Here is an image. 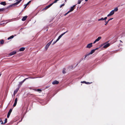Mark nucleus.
I'll return each mask as SVG.
<instances>
[{
  "instance_id": "f257e3e1",
  "label": "nucleus",
  "mask_w": 125,
  "mask_h": 125,
  "mask_svg": "<svg viewBox=\"0 0 125 125\" xmlns=\"http://www.w3.org/2000/svg\"><path fill=\"white\" fill-rule=\"evenodd\" d=\"M30 77H28L27 78H26L24 79V80H23L22 81L20 82L19 83V84L18 85V87H19L20 86V87L22 85L23 83L27 79L30 78Z\"/></svg>"
},
{
  "instance_id": "f03ea898",
  "label": "nucleus",
  "mask_w": 125,
  "mask_h": 125,
  "mask_svg": "<svg viewBox=\"0 0 125 125\" xmlns=\"http://www.w3.org/2000/svg\"><path fill=\"white\" fill-rule=\"evenodd\" d=\"M22 0H20L19 1H18L17 2L15 3H14L13 4L10 6L9 7H11L12 5H18V4H19L21 2V1Z\"/></svg>"
},
{
  "instance_id": "7ed1b4c3",
  "label": "nucleus",
  "mask_w": 125,
  "mask_h": 125,
  "mask_svg": "<svg viewBox=\"0 0 125 125\" xmlns=\"http://www.w3.org/2000/svg\"><path fill=\"white\" fill-rule=\"evenodd\" d=\"M102 38L101 37H99L95 40L94 42H93L94 44L95 43L99 41Z\"/></svg>"
},
{
  "instance_id": "20e7f679",
  "label": "nucleus",
  "mask_w": 125,
  "mask_h": 125,
  "mask_svg": "<svg viewBox=\"0 0 125 125\" xmlns=\"http://www.w3.org/2000/svg\"><path fill=\"white\" fill-rule=\"evenodd\" d=\"M12 111V109H10L9 110L8 112V113L7 115V117L8 118L10 116V114Z\"/></svg>"
},
{
  "instance_id": "39448f33",
  "label": "nucleus",
  "mask_w": 125,
  "mask_h": 125,
  "mask_svg": "<svg viewBox=\"0 0 125 125\" xmlns=\"http://www.w3.org/2000/svg\"><path fill=\"white\" fill-rule=\"evenodd\" d=\"M92 43H91L88 44L86 48H90L92 46Z\"/></svg>"
},
{
  "instance_id": "423d86ee",
  "label": "nucleus",
  "mask_w": 125,
  "mask_h": 125,
  "mask_svg": "<svg viewBox=\"0 0 125 125\" xmlns=\"http://www.w3.org/2000/svg\"><path fill=\"white\" fill-rule=\"evenodd\" d=\"M9 8V7H8L7 8H2L0 9V12H2L3 11L6 10L7 9H8Z\"/></svg>"
},
{
  "instance_id": "0eeeda50",
  "label": "nucleus",
  "mask_w": 125,
  "mask_h": 125,
  "mask_svg": "<svg viewBox=\"0 0 125 125\" xmlns=\"http://www.w3.org/2000/svg\"><path fill=\"white\" fill-rule=\"evenodd\" d=\"M114 13V12L113 10H112L109 13V14H108L107 15V17H108L111 16L113 15Z\"/></svg>"
},
{
  "instance_id": "6e6552de",
  "label": "nucleus",
  "mask_w": 125,
  "mask_h": 125,
  "mask_svg": "<svg viewBox=\"0 0 125 125\" xmlns=\"http://www.w3.org/2000/svg\"><path fill=\"white\" fill-rule=\"evenodd\" d=\"M76 5H74L73 7L71 8L70 10L69 11L70 12L74 10L75 9V7Z\"/></svg>"
},
{
  "instance_id": "1a4fd4ad",
  "label": "nucleus",
  "mask_w": 125,
  "mask_h": 125,
  "mask_svg": "<svg viewBox=\"0 0 125 125\" xmlns=\"http://www.w3.org/2000/svg\"><path fill=\"white\" fill-rule=\"evenodd\" d=\"M59 82L55 80L52 82V84L53 85L57 84L59 83Z\"/></svg>"
},
{
  "instance_id": "9d476101",
  "label": "nucleus",
  "mask_w": 125,
  "mask_h": 125,
  "mask_svg": "<svg viewBox=\"0 0 125 125\" xmlns=\"http://www.w3.org/2000/svg\"><path fill=\"white\" fill-rule=\"evenodd\" d=\"M68 32V31H67L66 32L63 33L61 35H60L58 37V38L59 39H60L62 37V36L64 34L66 33L67 32Z\"/></svg>"
},
{
  "instance_id": "9b49d317",
  "label": "nucleus",
  "mask_w": 125,
  "mask_h": 125,
  "mask_svg": "<svg viewBox=\"0 0 125 125\" xmlns=\"http://www.w3.org/2000/svg\"><path fill=\"white\" fill-rule=\"evenodd\" d=\"M27 17H28V16H27L23 17L21 19L22 21H25V20H26L27 19Z\"/></svg>"
},
{
  "instance_id": "f8f14e48",
  "label": "nucleus",
  "mask_w": 125,
  "mask_h": 125,
  "mask_svg": "<svg viewBox=\"0 0 125 125\" xmlns=\"http://www.w3.org/2000/svg\"><path fill=\"white\" fill-rule=\"evenodd\" d=\"M109 46L110 44L109 43H108L105 45L103 46V48H106L109 47Z\"/></svg>"
},
{
  "instance_id": "ddd939ff",
  "label": "nucleus",
  "mask_w": 125,
  "mask_h": 125,
  "mask_svg": "<svg viewBox=\"0 0 125 125\" xmlns=\"http://www.w3.org/2000/svg\"><path fill=\"white\" fill-rule=\"evenodd\" d=\"M97 49V48H96L95 49H93V50H92L91 51V52L90 53V54H92L93 53H94V52Z\"/></svg>"
},
{
  "instance_id": "4468645a",
  "label": "nucleus",
  "mask_w": 125,
  "mask_h": 125,
  "mask_svg": "<svg viewBox=\"0 0 125 125\" xmlns=\"http://www.w3.org/2000/svg\"><path fill=\"white\" fill-rule=\"evenodd\" d=\"M16 53V51H13V52H11L10 53V55H14Z\"/></svg>"
},
{
  "instance_id": "2eb2a0df",
  "label": "nucleus",
  "mask_w": 125,
  "mask_h": 125,
  "mask_svg": "<svg viewBox=\"0 0 125 125\" xmlns=\"http://www.w3.org/2000/svg\"><path fill=\"white\" fill-rule=\"evenodd\" d=\"M0 4H1V5H3L4 6H5L6 5V2L5 1L1 2L0 3Z\"/></svg>"
},
{
  "instance_id": "dca6fc26",
  "label": "nucleus",
  "mask_w": 125,
  "mask_h": 125,
  "mask_svg": "<svg viewBox=\"0 0 125 125\" xmlns=\"http://www.w3.org/2000/svg\"><path fill=\"white\" fill-rule=\"evenodd\" d=\"M20 88V86L16 89L15 91H14V92L15 93H17L18 91L19 88Z\"/></svg>"
},
{
  "instance_id": "f3484780",
  "label": "nucleus",
  "mask_w": 125,
  "mask_h": 125,
  "mask_svg": "<svg viewBox=\"0 0 125 125\" xmlns=\"http://www.w3.org/2000/svg\"><path fill=\"white\" fill-rule=\"evenodd\" d=\"M25 50V48L24 47H22L20 48L19 50L20 51H23Z\"/></svg>"
},
{
  "instance_id": "a211bd4d",
  "label": "nucleus",
  "mask_w": 125,
  "mask_h": 125,
  "mask_svg": "<svg viewBox=\"0 0 125 125\" xmlns=\"http://www.w3.org/2000/svg\"><path fill=\"white\" fill-rule=\"evenodd\" d=\"M53 40V39H52L51 42H50L48 43H47L46 45L49 47V46L51 44Z\"/></svg>"
},
{
  "instance_id": "6ab92c4d",
  "label": "nucleus",
  "mask_w": 125,
  "mask_h": 125,
  "mask_svg": "<svg viewBox=\"0 0 125 125\" xmlns=\"http://www.w3.org/2000/svg\"><path fill=\"white\" fill-rule=\"evenodd\" d=\"M4 41L3 39H2L1 41L0 40V43L1 44H3L4 43Z\"/></svg>"
},
{
  "instance_id": "aec40b11",
  "label": "nucleus",
  "mask_w": 125,
  "mask_h": 125,
  "mask_svg": "<svg viewBox=\"0 0 125 125\" xmlns=\"http://www.w3.org/2000/svg\"><path fill=\"white\" fill-rule=\"evenodd\" d=\"M14 37V36L13 35H12L11 36H10V37H9L8 38V40H10V39H12V38H13Z\"/></svg>"
},
{
  "instance_id": "412c9836",
  "label": "nucleus",
  "mask_w": 125,
  "mask_h": 125,
  "mask_svg": "<svg viewBox=\"0 0 125 125\" xmlns=\"http://www.w3.org/2000/svg\"><path fill=\"white\" fill-rule=\"evenodd\" d=\"M118 10V8L117 7H116L114 9V10H113V11L114 12L115 11H117Z\"/></svg>"
},
{
  "instance_id": "4be33fe9",
  "label": "nucleus",
  "mask_w": 125,
  "mask_h": 125,
  "mask_svg": "<svg viewBox=\"0 0 125 125\" xmlns=\"http://www.w3.org/2000/svg\"><path fill=\"white\" fill-rule=\"evenodd\" d=\"M53 4V3H51L48 6H46L48 9L50 8L51 6Z\"/></svg>"
},
{
  "instance_id": "5701e85b",
  "label": "nucleus",
  "mask_w": 125,
  "mask_h": 125,
  "mask_svg": "<svg viewBox=\"0 0 125 125\" xmlns=\"http://www.w3.org/2000/svg\"><path fill=\"white\" fill-rule=\"evenodd\" d=\"M103 20H104V18L103 17L101 18V19H99L98 20V21H103Z\"/></svg>"
},
{
  "instance_id": "b1692460",
  "label": "nucleus",
  "mask_w": 125,
  "mask_h": 125,
  "mask_svg": "<svg viewBox=\"0 0 125 125\" xmlns=\"http://www.w3.org/2000/svg\"><path fill=\"white\" fill-rule=\"evenodd\" d=\"M91 54H90V53H89L88 54H86L85 56V58H86L87 56H88L89 55Z\"/></svg>"
},
{
  "instance_id": "393cba45",
  "label": "nucleus",
  "mask_w": 125,
  "mask_h": 125,
  "mask_svg": "<svg viewBox=\"0 0 125 125\" xmlns=\"http://www.w3.org/2000/svg\"><path fill=\"white\" fill-rule=\"evenodd\" d=\"M104 22L105 23L104 24L105 25H106L107 23H108L109 21H106V20H105Z\"/></svg>"
},
{
  "instance_id": "a878e982",
  "label": "nucleus",
  "mask_w": 125,
  "mask_h": 125,
  "mask_svg": "<svg viewBox=\"0 0 125 125\" xmlns=\"http://www.w3.org/2000/svg\"><path fill=\"white\" fill-rule=\"evenodd\" d=\"M35 90L37 91L38 92H41L42 91V90L41 89H37V90Z\"/></svg>"
},
{
  "instance_id": "bb28decb",
  "label": "nucleus",
  "mask_w": 125,
  "mask_h": 125,
  "mask_svg": "<svg viewBox=\"0 0 125 125\" xmlns=\"http://www.w3.org/2000/svg\"><path fill=\"white\" fill-rule=\"evenodd\" d=\"M7 118H5V122H4V124H5L7 122Z\"/></svg>"
},
{
  "instance_id": "cd10ccee",
  "label": "nucleus",
  "mask_w": 125,
  "mask_h": 125,
  "mask_svg": "<svg viewBox=\"0 0 125 125\" xmlns=\"http://www.w3.org/2000/svg\"><path fill=\"white\" fill-rule=\"evenodd\" d=\"M17 104V102H14V103L13 105V107H15L16 105Z\"/></svg>"
},
{
  "instance_id": "c85d7f7f",
  "label": "nucleus",
  "mask_w": 125,
  "mask_h": 125,
  "mask_svg": "<svg viewBox=\"0 0 125 125\" xmlns=\"http://www.w3.org/2000/svg\"><path fill=\"white\" fill-rule=\"evenodd\" d=\"M65 69H64L63 71H62V73H65L66 72H65Z\"/></svg>"
},
{
  "instance_id": "c756f323",
  "label": "nucleus",
  "mask_w": 125,
  "mask_h": 125,
  "mask_svg": "<svg viewBox=\"0 0 125 125\" xmlns=\"http://www.w3.org/2000/svg\"><path fill=\"white\" fill-rule=\"evenodd\" d=\"M81 0H78V4H80L81 3Z\"/></svg>"
},
{
  "instance_id": "7c9ffc66",
  "label": "nucleus",
  "mask_w": 125,
  "mask_h": 125,
  "mask_svg": "<svg viewBox=\"0 0 125 125\" xmlns=\"http://www.w3.org/2000/svg\"><path fill=\"white\" fill-rule=\"evenodd\" d=\"M65 5V4L64 3L63 4H62L60 6V8H61L62 7L64 6Z\"/></svg>"
},
{
  "instance_id": "2f4dec72",
  "label": "nucleus",
  "mask_w": 125,
  "mask_h": 125,
  "mask_svg": "<svg viewBox=\"0 0 125 125\" xmlns=\"http://www.w3.org/2000/svg\"><path fill=\"white\" fill-rule=\"evenodd\" d=\"M17 100H18V98H16L15 99V102H17Z\"/></svg>"
},
{
  "instance_id": "473e14b6",
  "label": "nucleus",
  "mask_w": 125,
  "mask_h": 125,
  "mask_svg": "<svg viewBox=\"0 0 125 125\" xmlns=\"http://www.w3.org/2000/svg\"><path fill=\"white\" fill-rule=\"evenodd\" d=\"M81 83H85L86 84V82L85 81H84L81 82Z\"/></svg>"
},
{
  "instance_id": "72a5a7b5",
  "label": "nucleus",
  "mask_w": 125,
  "mask_h": 125,
  "mask_svg": "<svg viewBox=\"0 0 125 125\" xmlns=\"http://www.w3.org/2000/svg\"><path fill=\"white\" fill-rule=\"evenodd\" d=\"M0 122L1 123V124H4V123H3L2 121L1 120L0 121Z\"/></svg>"
},
{
  "instance_id": "f704fd0d",
  "label": "nucleus",
  "mask_w": 125,
  "mask_h": 125,
  "mask_svg": "<svg viewBox=\"0 0 125 125\" xmlns=\"http://www.w3.org/2000/svg\"><path fill=\"white\" fill-rule=\"evenodd\" d=\"M49 47V46H48L47 45H46V46H45L46 49V50H47V49H48V48Z\"/></svg>"
},
{
  "instance_id": "c9c22d12",
  "label": "nucleus",
  "mask_w": 125,
  "mask_h": 125,
  "mask_svg": "<svg viewBox=\"0 0 125 125\" xmlns=\"http://www.w3.org/2000/svg\"><path fill=\"white\" fill-rule=\"evenodd\" d=\"M48 9V8H47V7L46 6V7H45L44 8H43V10H46L47 9Z\"/></svg>"
},
{
  "instance_id": "e433bc0d",
  "label": "nucleus",
  "mask_w": 125,
  "mask_h": 125,
  "mask_svg": "<svg viewBox=\"0 0 125 125\" xmlns=\"http://www.w3.org/2000/svg\"><path fill=\"white\" fill-rule=\"evenodd\" d=\"M113 19V18H110L108 20V21H110L112 20Z\"/></svg>"
},
{
  "instance_id": "4c0bfd02",
  "label": "nucleus",
  "mask_w": 125,
  "mask_h": 125,
  "mask_svg": "<svg viewBox=\"0 0 125 125\" xmlns=\"http://www.w3.org/2000/svg\"><path fill=\"white\" fill-rule=\"evenodd\" d=\"M70 12L69 11H68L67 13H66L65 15H64L65 16L66 15H67V14L69 13Z\"/></svg>"
},
{
  "instance_id": "58836bf2",
  "label": "nucleus",
  "mask_w": 125,
  "mask_h": 125,
  "mask_svg": "<svg viewBox=\"0 0 125 125\" xmlns=\"http://www.w3.org/2000/svg\"><path fill=\"white\" fill-rule=\"evenodd\" d=\"M57 42L56 41H55V42H54L52 44V45H53L55 43Z\"/></svg>"
},
{
  "instance_id": "ea45409f",
  "label": "nucleus",
  "mask_w": 125,
  "mask_h": 125,
  "mask_svg": "<svg viewBox=\"0 0 125 125\" xmlns=\"http://www.w3.org/2000/svg\"><path fill=\"white\" fill-rule=\"evenodd\" d=\"M107 17H105L104 18V20L105 21V20H106L107 19Z\"/></svg>"
},
{
  "instance_id": "a19ab883",
  "label": "nucleus",
  "mask_w": 125,
  "mask_h": 125,
  "mask_svg": "<svg viewBox=\"0 0 125 125\" xmlns=\"http://www.w3.org/2000/svg\"><path fill=\"white\" fill-rule=\"evenodd\" d=\"M29 4V3H27L25 5L26 6H27Z\"/></svg>"
},
{
  "instance_id": "79ce46f5",
  "label": "nucleus",
  "mask_w": 125,
  "mask_h": 125,
  "mask_svg": "<svg viewBox=\"0 0 125 125\" xmlns=\"http://www.w3.org/2000/svg\"><path fill=\"white\" fill-rule=\"evenodd\" d=\"M91 83L88 82H86V84H89Z\"/></svg>"
},
{
  "instance_id": "37998d69",
  "label": "nucleus",
  "mask_w": 125,
  "mask_h": 125,
  "mask_svg": "<svg viewBox=\"0 0 125 125\" xmlns=\"http://www.w3.org/2000/svg\"><path fill=\"white\" fill-rule=\"evenodd\" d=\"M59 39H59L58 38V39L56 40V42H57Z\"/></svg>"
},
{
  "instance_id": "c03bdc74",
  "label": "nucleus",
  "mask_w": 125,
  "mask_h": 125,
  "mask_svg": "<svg viewBox=\"0 0 125 125\" xmlns=\"http://www.w3.org/2000/svg\"><path fill=\"white\" fill-rule=\"evenodd\" d=\"M59 39H59L58 38V39L56 40V42H57Z\"/></svg>"
},
{
  "instance_id": "a18cd8bd",
  "label": "nucleus",
  "mask_w": 125,
  "mask_h": 125,
  "mask_svg": "<svg viewBox=\"0 0 125 125\" xmlns=\"http://www.w3.org/2000/svg\"><path fill=\"white\" fill-rule=\"evenodd\" d=\"M59 39H59L58 38V39L56 40V42H57Z\"/></svg>"
},
{
  "instance_id": "49530a36",
  "label": "nucleus",
  "mask_w": 125,
  "mask_h": 125,
  "mask_svg": "<svg viewBox=\"0 0 125 125\" xmlns=\"http://www.w3.org/2000/svg\"><path fill=\"white\" fill-rule=\"evenodd\" d=\"M31 2V1H29L27 3H29V4Z\"/></svg>"
},
{
  "instance_id": "de8ad7c7",
  "label": "nucleus",
  "mask_w": 125,
  "mask_h": 125,
  "mask_svg": "<svg viewBox=\"0 0 125 125\" xmlns=\"http://www.w3.org/2000/svg\"><path fill=\"white\" fill-rule=\"evenodd\" d=\"M65 0V2H66V1H67V0Z\"/></svg>"
},
{
  "instance_id": "09e8293b",
  "label": "nucleus",
  "mask_w": 125,
  "mask_h": 125,
  "mask_svg": "<svg viewBox=\"0 0 125 125\" xmlns=\"http://www.w3.org/2000/svg\"><path fill=\"white\" fill-rule=\"evenodd\" d=\"M16 94V93H14V95H15V94Z\"/></svg>"
},
{
  "instance_id": "8fccbe9b",
  "label": "nucleus",
  "mask_w": 125,
  "mask_h": 125,
  "mask_svg": "<svg viewBox=\"0 0 125 125\" xmlns=\"http://www.w3.org/2000/svg\"><path fill=\"white\" fill-rule=\"evenodd\" d=\"M31 95H32V96H34V95L32 94H30Z\"/></svg>"
},
{
  "instance_id": "3c124183",
  "label": "nucleus",
  "mask_w": 125,
  "mask_h": 125,
  "mask_svg": "<svg viewBox=\"0 0 125 125\" xmlns=\"http://www.w3.org/2000/svg\"><path fill=\"white\" fill-rule=\"evenodd\" d=\"M27 6H25V7H24V8H26V7Z\"/></svg>"
},
{
  "instance_id": "603ef678",
  "label": "nucleus",
  "mask_w": 125,
  "mask_h": 125,
  "mask_svg": "<svg viewBox=\"0 0 125 125\" xmlns=\"http://www.w3.org/2000/svg\"><path fill=\"white\" fill-rule=\"evenodd\" d=\"M120 42H122V41H121V40H120Z\"/></svg>"
},
{
  "instance_id": "864d4df0",
  "label": "nucleus",
  "mask_w": 125,
  "mask_h": 125,
  "mask_svg": "<svg viewBox=\"0 0 125 125\" xmlns=\"http://www.w3.org/2000/svg\"><path fill=\"white\" fill-rule=\"evenodd\" d=\"M88 0H85V1H88Z\"/></svg>"
}]
</instances>
